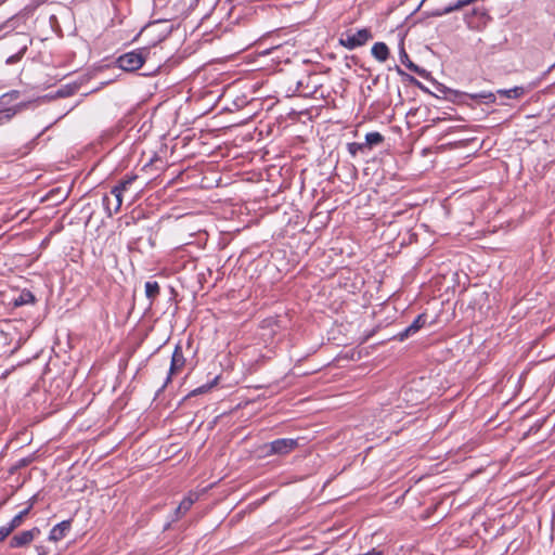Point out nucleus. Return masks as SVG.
Listing matches in <instances>:
<instances>
[{
	"mask_svg": "<svg viewBox=\"0 0 555 555\" xmlns=\"http://www.w3.org/2000/svg\"><path fill=\"white\" fill-rule=\"evenodd\" d=\"M299 447L298 439L282 438L266 443L261 447L264 455H286Z\"/></svg>",
	"mask_w": 555,
	"mask_h": 555,
	"instance_id": "obj_1",
	"label": "nucleus"
},
{
	"mask_svg": "<svg viewBox=\"0 0 555 555\" xmlns=\"http://www.w3.org/2000/svg\"><path fill=\"white\" fill-rule=\"evenodd\" d=\"M147 50L145 48L131 51L128 53H125L120 55L117 59V64L119 68H121L125 72H134L142 67V65L145 63Z\"/></svg>",
	"mask_w": 555,
	"mask_h": 555,
	"instance_id": "obj_2",
	"label": "nucleus"
},
{
	"mask_svg": "<svg viewBox=\"0 0 555 555\" xmlns=\"http://www.w3.org/2000/svg\"><path fill=\"white\" fill-rule=\"evenodd\" d=\"M371 38V31L366 28H363L359 29L357 33L345 34V37L340 38V44L349 50H353L365 44Z\"/></svg>",
	"mask_w": 555,
	"mask_h": 555,
	"instance_id": "obj_3",
	"label": "nucleus"
},
{
	"mask_svg": "<svg viewBox=\"0 0 555 555\" xmlns=\"http://www.w3.org/2000/svg\"><path fill=\"white\" fill-rule=\"evenodd\" d=\"M137 180V176H127L117 185H115L111 194L115 197L114 211L118 212L122 205V194L128 191L130 185Z\"/></svg>",
	"mask_w": 555,
	"mask_h": 555,
	"instance_id": "obj_4",
	"label": "nucleus"
},
{
	"mask_svg": "<svg viewBox=\"0 0 555 555\" xmlns=\"http://www.w3.org/2000/svg\"><path fill=\"white\" fill-rule=\"evenodd\" d=\"M184 365H185V358H184L182 348L180 346H176V348L173 350V353H172V357H171L169 373H168V376L166 378V385L171 380V378L173 376H176L179 373H181V371L183 370Z\"/></svg>",
	"mask_w": 555,
	"mask_h": 555,
	"instance_id": "obj_5",
	"label": "nucleus"
},
{
	"mask_svg": "<svg viewBox=\"0 0 555 555\" xmlns=\"http://www.w3.org/2000/svg\"><path fill=\"white\" fill-rule=\"evenodd\" d=\"M40 534V529L34 527L30 530L23 531L21 533L15 534L11 541V547H24L33 542Z\"/></svg>",
	"mask_w": 555,
	"mask_h": 555,
	"instance_id": "obj_6",
	"label": "nucleus"
},
{
	"mask_svg": "<svg viewBox=\"0 0 555 555\" xmlns=\"http://www.w3.org/2000/svg\"><path fill=\"white\" fill-rule=\"evenodd\" d=\"M69 529H70V521L64 520V521L55 525L51 529L49 539L51 541L57 542V541L62 540L63 538H65V535L69 531Z\"/></svg>",
	"mask_w": 555,
	"mask_h": 555,
	"instance_id": "obj_7",
	"label": "nucleus"
},
{
	"mask_svg": "<svg viewBox=\"0 0 555 555\" xmlns=\"http://www.w3.org/2000/svg\"><path fill=\"white\" fill-rule=\"evenodd\" d=\"M401 62L412 72L416 73L418 76L423 78L428 77V72L418 65L414 64L404 50L401 51Z\"/></svg>",
	"mask_w": 555,
	"mask_h": 555,
	"instance_id": "obj_8",
	"label": "nucleus"
},
{
	"mask_svg": "<svg viewBox=\"0 0 555 555\" xmlns=\"http://www.w3.org/2000/svg\"><path fill=\"white\" fill-rule=\"evenodd\" d=\"M372 55L379 62H385L389 55V49L384 42H376L372 47Z\"/></svg>",
	"mask_w": 555,
	"mask_h": 555,
	"instance_id": "obj_9",
	"label": "nucleus"
},
{
	"mask_svg": "<svg viewBox=\"0 0 555 555\" xmlns=\"http://www.w3.org/2000/svg\"><path fill=\"white\" fill-rule=\"evenodd\" d=\"M198 499V494L197 493H189V495L186 498H184L181 503L179 504V506L177 507L176 509V513L178 516L180 515H183L185 514L190 508L191 506L197 501Z\"/></svg>",
	"mask_w": 555,
	"mask_h": 555,
	"instance_id": "obj_10",
	"label": "nucleus"
},
{
	"mask_svg": "<svg viewBox=\"0 0 555 555\" xmlns=\"http://www.w3.org/2000/svg\"><path fill=\"white\" fill-rule=\"evenodd\" d=\"M33 504H34V499L31 500V502L29 503V505L26 508L21 511L16 516H14L12 518V520L9 522L11 528H13L15 530L23 524L25 517L29 514L30 509L33 508Z\"/></svg>",
	"mask_w": 555,
	"mask_h": 555,
	"instance_id": "obj_11",
	"label": "nucleus"
},
{
	"mask_svg": "<svg viewBox=\"0 0 555 555\" xmlns=\"http://www.w3.org/2000/svg\"><path fill=\"white\" fill-rule=\"evenodd\" d=\"M498 94L506 96L508 99H518L525 94V89L522 87H514L512 89H500L498 90Z\"/></svg>",
	"mask_w": 555,
	"mask_h": 555,
	"instance_id": "obj_12",
	"label": "nucleus"
},
{
	"mask_svg": "<svg viewBox=\"0 0 555 555\" xmlns=\"http://www.w3.org/2000/svg\"><path fill=\"white\" fill-rule=\"evenodd\" d=\"M159 294V285L157 282L145 283V295L150 300L155 299Z\"/></svg>",
	"mask_w": 555,
	"mask_h": 555,
	"instance_id": "obj_13",
	"label": "nucleus"
},
{
	"mask_svg": "<svg viewBox=\"0 0 555 555\" xmlns=\"http://www.w3.org/2000/svg\"><path fill=\"white\" fill-rule=\"evenodd\" d=\"M384 140L383 135L379 132H370L365 135V147L373 146L382 143Z\"/></svg>",
	"mask_w": 555,
	"mask_h": 555,
	"instance_id": "obj_14",
	"label": "nucleus"
},
{
	"mask_svg": "<svg viewBox=\"0 0 555 555\" xmlns=\"http://www.w3.org/2000/svg\"><path fill=\"white\" fill-rule=\"evenodd\" d=\"M16 113L17 108L15 106L0 109V125L9 121Z\"/></svg>",
	"mask_w": 555,
	"mask_h": 555,
	"instance_id": "obj_15",
	"label": "nucleus"
},
{
	"mask_svg": "<svg viewBox=\"0 0 555 555\" xmlns=\"http://www.w3.org/2000/svg\"><path fill=\"white\" fill-rule=\"evenodd\" d=\"M426 323V315L420 314L411 325L408 326V332H413L414 334L420 331Z\"/></svg>",
	"mask_w": 555,
	"mask_h": 555,
	"instance_id": "obj_16",
	"label": "nucleus"
},
{
	"mask_svg": "<svg viewBox=\"0 0 555 555\" xmlns=\"http://www.w3.org/2000/svg\"><path fill=\"white\" fill-rule=\"evenodd\" d=\"M472 99L476 100V99H482L485 100L487 103H493L495 102V95L494 93L492 92H481V93H478V94H472L470 95Z\"/></svg>",
	"mask_w": 555,
	"mask_h": 555,
	"instance_id": "obj_17",
	"label": "nucleus"
},
{
	"mask_svg": "<svg viewBox=\"0 0 555 555\" xmlns=\"http://www.w3.org/2000/svg\"><path fill=\"white\" fill-rule=\"evenodd\" d=\"M103 205H104L105 210H106V212H107V215H108L109 217H111V216H113V214H116V212L114 211L115 198H114V199H112L109 196L105 195V196L103 197Z\"/></svg>",
	"mask_w": 555,
	"mask_h": 555,
	"instance_id": "obj_18",
	"label": "nucleus"
},
{
	"mask_svg": "<svg viewBox=\"0 0 555 555\" xmlns=\"http://www.w3.org/2000/svg\"><path fill=\"white\" fill-rule=\"evenodd\" d=\"M347 149L352 156H356L360 151H363V149H365V144L352 142L348 143Z\"/></svg>",
	"mask_w": 555,
	"mask_h": 555,
	"instance_id": "obj_19",
	"label": "nucleus"
},
{
	"mask_svg": "<svg viewBox=\"0 0 555 555\" xmlns=\"http://www.w3.org/2000/svg\"><path fill=\"white\" fill-rule=\"evenodd\" d=\"M18 96H20L18 91H13L11 93H7V94L1 96V103L2 104H8V103H10L11 100H17Z\"/></svg>",
	"mask_w": 555,
	"mask_h": 555,
	"instance_id": "obj_20",
	"label": "nucleus"
},
{
	"mask_svg": "<svg viewBox=\"0 0 555 555\" xmlns=\"http://www.w3.org/2000/svg\"><path fill=\"white\" fill-rule=\"evenodd\" d=\"M14 529L8 524L0 528V542L3 541Z\"/></svg>",
	"mask_w": 555,
	"mask_h": 555,
	"instance_id": "obj_21",
	"label": "nucleus"
},
{
	"mask_svg": "<svg viewBox=\"0 0 555 555\" xmlns=\"http://www.w3.org/2000/svg\"><path fill=\"white\" fill-rule=\"evenodd\" d=\"M34 301V296L30 293L21 295V300L16 301V305L27 304Z\"/></svg>",
	"mask_w": 555,
	"mask_h": 555,
	"instance_id": "obj_22",
	"label": "nucleus"
},
{
	"mask_svg": "<svg viewBox=\"0 0 555 555\" xmlns=\"http://www.w3.org/2000/svg\"><path fill=\"white\" fill-rule=\"evenodd\" d=\"M413 334H414L413 332H408V327H406L404 331L400 332L397 335V337H398L399 340L402 341V340H404L405 338H408L409 336H411Z\"/></svg>",
	"mask_w": 555,
	"mask_h": 555,
	"instance_id": "obj_23",
	"label": "nucleus"
},
{
	"mask_svg": "<svg viewBox=\"0 0 555 555\" xmlns=\"http://www.w3.org/2000/svg\"><path fill=\"white\" fill-rule=\"evenodd\" d=\"M452 12H454V9H453V7L450 4V5L446 7V8H443V9H442L440 12H438L436 15L441 16V15L450 14V13H452Z\"/></svg>",
	"mask_w": 555,
	"mask_h": 555,
	"instance_id": "obj_24",
	"label": "nucleus"
},
{
	"mask_svg": "<svg viewBox=\"0 0 555 555\" xmlns=\"http://www.w3.org/2000/svg\"><path fill=\"white\" fill-rule=\"evenodd\" d=\"M18 60V56L17 55H13V56H10L7 61V63L9 64H13L14 62H16Z\"/></svg>",
	"mask_w": 555,
	"mask_h": 555,
	"instance_id": "obj_25",
	"label": "nucleus"
},
{
	"mask_svg": "<svg viewBox=\"0 0 555 555\" xmlns=\"http://www.w3.org/2000/svg\"><path fill=\"white\" fill-rule=\"evenodd\" d=\"M454 9V11H459L462 9V5H460V1L457 0L454 4H451Z\"/></svg>",
	"mask_w": 555,
	"mask_h": 555,
	"instance_id": "obj_26",
	"label": "nucleus"
},
{
	"mask_svg": "<svg viewBox=\"0 0 555 555\" xmlns=\"http://www.w3.org/2000/svg\"><path fill=\"white\" fill-rule=\"evenodd\" d=\"M207 389H208V388H206V387H199V388L195 389V390L193 391V393H202V392L206 391Z\"/></svg>",
	"mask_w": 555,
	"mask_h": 555,
	"instance_id": "obj_27",
	"label": "nucleus"
}]
</instances>
